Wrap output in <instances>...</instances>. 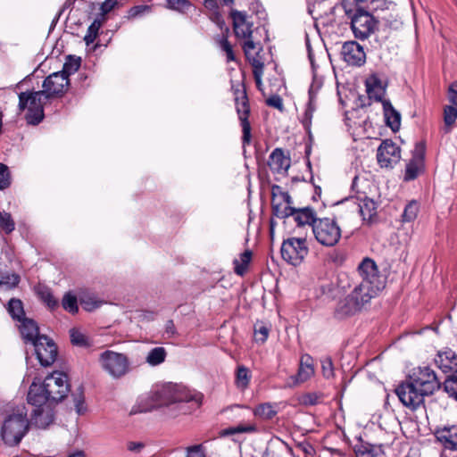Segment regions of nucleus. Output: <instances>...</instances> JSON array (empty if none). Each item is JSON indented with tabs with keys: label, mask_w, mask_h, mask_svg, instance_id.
I'll list each match as a JSON object with an SVG mask.
<instances>
[{
	"label": "nucleus",
	"mask_w": 457,
	"mask_h": 457,
	"mask_svg": "<svg viewBox=\"0 0 457 457\" xmlns=\"http://www.w3.org/2000/svg\"><path fill=\"white\" fill-rule=\"evenodd\" d=\"M11 185V176L8 167L0 163V190L8 187Z\"/></svg>",
	"instance_id": "54"
},
{
	"label": "nucleus",
	"mask_w": 457,
	"mask_h": 457,
	"mask_svg": "<svg viewBox=\"0 0 457 457\" xmlns=\"http://www.w3.org/2000/svg\"><path fill=\"white\" fill-rule=\"evenodd\" d=\"M40 299L50 308L54 309L58 306V301L54 298L49 288L45 287L38 290Z\"/></svg>",
	"instance_id": "49"
},
{
	"label": "nucleus",
	"mask_w": 457,
	"mask_h": 457,
	"mask_svg": "<svg viewBox=\"0 0 457 457\" xmlns=\"http://www.w3.org/2000/svg\"><path fill=\"white\" fill-rule=\"evenodd\" d=\"M79 67L80 58L69 55L63 64L62 70L60 72L66 76L67 79H69V76L76 72Z\"/></svg>",
	"instance_id": "42"
},
{
	"label": "nucleus",
	"mask_w": 457,
	"mask_h": 457,
	"mask_svg": "<svg viewBox=\"0 0 457 457\" xmlns=\"http://www.w3.org/2000/svg\"><path fill=\"white\" fill-rule=\"evenodd\" d=\"M187 457H205L202 445H193L187 448Z\"/></svg>",
	"instance_id": "64"
},
{
	"label": "nucleus",
	"mask_w": 457,
	"mask_h": 457,
	"mask_svg": "<svg viewBox=\"0 0 457 457\" xmlns=\"http://www.w3.org/2000/svg\"><path fill=\"white\" fill-rule=\"evenodd\" d=\"M70 85L69 79L60 71L54 72L47 76L43 82L42 92L46 95V99L62 97L67 91Z\"/></svg>",
	"instance_id": "12"
},
{
	"label": "nucleus",
	"mask_w": 457,
	"mask_h": 457,
	"mask_svg": "<svg viewBox=\"0 0 457 457\" xmlns=\"http://www.w3.org/2000/svg\"><path fill=\"white\" fill-rule=\"evenodd\" d=\"M20 282L19 275L8 271L0 270V287L12 289Z\"/></svg>",
	"instance_id": "40"
},
{
	"label": "nucleus",
	"mask_w": 457,
	"mask_h": 457,
	"mask_svg": "<svg viewBox=\"0 0 457 457\" xmlns=\"http://www.w3.org/2000/svg\"><path fill=\"white\" fill-rule=\"evenodd\" d=\"M101 27V22L99 21H94L92 24L89 26L87 34L85 36L84 40L88 45L93 43L97 36L98 29Z\"/></svg>",
	"instance_id": "55"
},
{
	"label": "nucleus",
	"mask_w": 457,
	"mask_h": 457,
	"mask_svg": "<svg viewBox=\"0 0 457 457\" xmlns=\"http://www.w3.org/2000/svg\"><path fill=\"white\" fill-rule=\"evenodd\" d=\"M7 310L13 320L21 321L23 319H26L22 302L19 299H11L8 303Z\"/></svg>",
	"instance_id": "36"
},
{
	"label": "nucleus",
	"mask_w": 457,
	"mask_h": 457,
	"mask_svg": "<svg viewBox=\"0 0 457 457\" xmlns=\"http://www.w3.org/2000/svg\"><path fill=\"white\" fill-rule=\"evenodd\" d=\"M321 370L322 374L326 378H331L334 377V366L332 360L329 357H326L321 360Z\"/></svg>",
	"instance_id": "56"
},
{
	"label": "nucleus",
	"mask_w": 457,
	"mask_h": 457,
	"mask_svg": "<svg viewBox=\"0 0 457 457\" xmlns=\"http://www.w3.org/2000/svg\"><path fill=\"white\" fill-rule=\"evenodd\" d=\"M291 161L281 148L274 149L269 156L268 165L272 172L285 174L289 169Z\"/></svg>",
	"instance_id": "19"
},
{
	"label": "nucleus",
	"mask_w": 457,
	"mask_h": 457,
	"mask_svg": "<svg viewBox=\"0 0 457 457\" xmlns=\"http://www.w3.org/2000/svg\"><path fill=\"white\" fill-rule=\"evenodd\" d=\"M400 158V147L391 140H384L378 148L377 160L382 168L396 163Z\"/></svg>",
	"instance_id": "15"
},
{
	"label": "nucleus",
	"mask_w": 457,
	"mask_h": 457,
	"mask_svg": "<svg viewBox=\"0 0 457 457\" xmlns=\"http://www.w3.org/2000/svg\"><path fill=\"white\" fill-rule=\"evenodd\" d=\"M358 305L359 303L354 302L349 294L346 297L337 303L335 309V317L342 320L348 316L354 315L356 312H360Z\"/></svg>",
	"instance_id": "25"
},
{
	"label": "nucleus",
	"mask_w": 457,
	"mask_h": 457,
	"mask_svg": "<svg viewBox=\"0 0 457 457\" xmlns=\"http://www.w3.org/2000/svg\"><path fill=\"white\" fill-rule=\"evenodd\" d=\"M367 93L370 99L377 102H383L386 94V88L382 85L381 80L376 76L372 75L366 80Z\"/></svg>",
	"instance_id": "27"
},
{
	"label": "nucleus",
	"mask_w": 457,
	"mask_h": 457,
	"mask_svg": "<svg viewBox=\"0 0 457 457\" xmlns=\"http://www.w3.org/2000/svg\"><path fill=\"white\" fill-rule=\"evenodd\" d=\"M341 54L345 62L353 66H361L366 61V54L363 47L355 41L344 43Z\"/></svg>",
	"instance_id": "17"
},
{
	"label": "nucleus",
	"mask_w": 457,
	"mask_h": 457,
	"mask_svg": "<svg viewBox=\"0 0 457 457\" xmlns=\"http://www.w3.org/2000/svg\"><path fill=\"white\" fill-rule=\"evenodd\" d=\"M203 395L192 393L178 385H167L141 396L135 404L130 414L151 411L154 408L166 406L170 417L187 414L201 406Z\"/></svg>",
	"instance_id": "1"
},
{
	"label": "nucleus",
	"mask_w": 457,
	"mask_h": 457,
	"mask_svg": "<svg viewBox=\"0 0 457 457\" xmlns=\"http://www.w3.org/2000/svg\"><path fill=\"white\" fill-rule=\"evenodd\" d=\"M191 6V4L187 0H167L166 1V7L168 9L178 11L180 12H185L187 10L189 9Z\"/></svg>",
	"instance_id": "52"
},
{
	"label": "nucleus",
	"mask_w": 457,
	"mask_h": 457,
	"mask_svg": "<svg viewBox=\"0 0 457 457\" xmlns=\"http://www.w3.org/2000/svg\"><path fill=\"white\" fill-rule=\"evenodd\" d=\"M62 306L66 312L71 314L77 313L79 311L77 296L71 292L65 293L62 299Z\"/></svg>",
	"instance_id": "41"
},
{
	"label": "nucleus",
	"mask_w": 457,
	"mask_h": 457,
	"mask_svg": "<svg viewBox=\"0 0 457 457\" xmlns=\"http://www.w3.org/2000/svg\"><path fill=\"white\" fill-rule=\"evenodd\" d=\"M80 303L83 306V308L87 312H91L94 309L99 307V305H100L98 302L95 301L90 296H88V297L85 296V297L80 298Z\"/></svg>",
	"instance_id": "63"
},
{
	"label": "nucleus",
	"mask_w": 457,
	"mask_h": 457,
	"mask_svg": "<svg viewBox=\"0 0 457 457\" xmlns=\"http://www.w3.org/2000/svg\"><path fill=\"white\" fill-rule=\"evenodd\" d=\"M220 47L222 51L226 53L227 55V61L232 62L235 61V54L232 49V46L228 41V39L225 37H222L220 40L219 41Z\"/></svg>",
	"instance_id": "57"
},
{
	"label": "nucleus",
	"mask_w": 457,
	"mask_h": 457,
	"mask_svg": "<svg viewBox=\"0 0 457 457\" xmlns=\"http://www.w3.org/2000/svg\"><path fill=\"white\" fill-rule=\"evenodd\" d=\"M435 363L444 373L457 372V355L452 350L439 352Z\"/></svg>",
	"instance_id": "22"
},
{
	"label": "nucleus",
	"mask_w": 457,
	"mask_h": 457,
	"mask_svg": "<svg viewBox=\"0 0 457 457\" xmlns=\"http://www.w3.org/2000/svg\"><path fill=\"white\" fill-rule=\"evenodd\" d=\"M27 398L28 403L34 405L35 409H41L45 403L51 402L49 395H47L43 386L37 385L35 382L29 386Z\"/></svg>",
	"instance_id": "23"
},
{
	"label": "nucleus",
	"mask_w": 457,
	"mask_h": 457,
	"mask_svg": "<svg viewBox=\"0 0 457 457\" xmlns=\"http://www.w3.org/2000/svg\"><path fill=\"white\" fill-rule=\"evenodd\" d=\"M71 342L72 345L77 346H88V337L77 328H71L70 330Z\"/></svg>",
	"instance_id": "46"
},
{
	"label": "nucleus",
	"mask_w": 457,
	"mask_h": 457,
	"mask_svg": "<svg viewBox=\"0 0 457 457\" xmlns=\"http://www.w3.org/2000/svg\"><path fill=\"white\" fill-rule=\"evenodd\" d=\"M0 228L6 234L12 232L15 228V223L10 213L0 212Z\"/></svg>",
	"instance_id": "48"
},
{
	"label": "nucleus",
	"mask_w": 457,
	"mask_h": 457,
	"mask_svg": "<svg viewBox=\"0 0 457 457\" xmlns=\"http://www.w3.org/2000/svg\"><path fill=\"white\" fill-rule=\"evenodd\" d=\"M74 406L76 412L79 415H82L86 412L87 407L85 405V400L82 391H79L78 395H74Z\"/></svg>",
	"instance_id": "60"
},
{
	"label": "nucleus",
	"mask_w": 457,
	"mask_h": 457,
	"mask_svg": "<svg viewBox=\"0 0 457 457\" xmlns=\"http://www.w3.org/2000/svg\"><path fill=\"white\" fill-rule=\"evenodd\" d=\"M359 212L364 220H370L376 214V203L365 198L359 204Z\"/></svg>",
	"instance_id": "37"
},
{
	"label": "nucleus",
	"mask_w": 457,
	"mask_h": 457,
	"mask_svg": "<svg viewBox=\"0 0 457 457\" xmlns=\"http://www.w3.org/2000/svg\"><path fill=\"white\" fill-rule=\"evenodd\" d=\"M273 214L278 219L288 218L292 214V207L285 205L281 201H271Z\"/></svg>",
	"instance_id": "43"
},
{
	"label": "nucleus",
	"mask_w": 457,
	"mask_h": 457,
	"mask_svg": "<svg viewBox=\"0 0 457 457\" xmlns=\"http://www.w3.org/2000/svg\"><path fill=\"white\" fill-rule=\"evenodd\" d=\"M281 256L287 262L297 266L308 254L309 249L305 238L289 237L283 241Z\"/></svg>",
	"instance_id": "7"
},
{
	"label": "nucleus",
	"mask_w": 457,
	"mask_h": 457,
	"mask_svg": "<svg viewBox=\"0 0 457 457\" xmlns=\"http://www.w3.org/2000/svg\"><path fill=\"white\" fill-rule=\"evenodd\" d=\"M230 16L233 21V29L236 37L245 40L252 39L253 23L248 21L246 12L233 10Z\"/></svg>",
	"instance_id": "18"
},
{
	"label": "nucleus",
	"mask_w": 457,
	"mask_h": 457,
	"mask_svg": "<svg viewBox=\"0 0 457 457\" xmlns=\"http://www.w3.org/2000/svg\"><path fill=\"white\" fill-rule=\"evenodd\" d=\"M257 431V427L254 423L238 424L231 427L227 430V434L235 435L240 433H253Z\"/></svg>",
	"instance_id": "51"
},
{
	"label": "nucleus",
	"mask_w": 457,
	"mask_h": 457,
	"mask_svg": "<svg viewBox=\"0 0 457 457\" xmlns=\"http://www.w3.org/2000/svg\"><path fill=\"white\" fill-rule=\"evenodd\" d=\"M220 47L222 51L226 53L227 55V61L232 62L235 61V54L232 49V46L228 41V39L225 37H222L220 40L219 41Z\"/></svg>",
	"instance_id": "58"
},
{
	"label": "nucleus",
	"mask_w": 457,
	"mask_h": 457,
	"mask_svg": "<svg viewBox=\"0 0 457 457\" xmlns=\"http://www.w3.org/2000/svg\"><path fill=\"white\" fill-rule=\"evenodd\" d=\"M314 374L312 358L308 355H303L300 361L298 372L295 377L296 383H303L309 379Z\"/></svg>",
	"instance_id": "29"
},
{
	"label": "nucleus",
	"mask_w": 457,
	"mask_h": 457,
	"mask_svg": "<svg viewBox=\"0 0 457 457\" xmlns=\"http://www.w3.org/2000/svg\"><path fill=\"white\" fill-rule=\"evenodd\" d=\"M243 49L246 59L252 65L253 69L256 68L257 62H263L260 55L262 48L255 44L252 39L245 40L243 45Z\"/></svg>",
	"instance_id": "30"
},
{
	"label": "nucleus",
	"mask_w": 457,
	"mask_h": 457,
	"mask_svg": "<svg viewBox=\"0 0 457 457\" xmlns=\"http://www.w3.org/2000/svg\"><path fill=\"white\" fill-rule=\"evenodd\" d=\"M395 391L401 403L411 410H416L423 404L424 396H426L423 392L408 378L398 385Z\"/></svg>",
	"instance_id": "11"
},
{
	"label": "nucleus",
	"mask_w": 457,
	"mask_h": 457,
	"mask_svg": "<svg viewBox=\"0 0 457 457\" xmlns=\"http://www.w3.org/2000/svg\"><path fill=\"white\" fill-rule=\"evenodd\" d=\"M411 381L425 395H430L440 388V382L433 370L428 367H419L413 369L412 372L407 378Z\"/></svg>",
	"instance_id": "6"
},
{
	"label": "nucleus",
	"mask_w": 457,
	"mask_h": 457,
	"mask_svg": "<svg viewBox=\"0 0 457 457\" xmlns=\"http://www.w3.org/2000/svg\"><path fill=\"white\" fill-rule=\"evenodd\" d=\"M251 258L252 253L249 250H246L241 253L239 260H234L233 263L236 274L243 276L245 273Z\"/></svg>",
	"instance_id": "38"
},
{
	"label": "nucleus",
	"mask_w": 457,
	"mask_h": 457,
	"mask_svg": "<svg viewBox=\"0 0 457 457\" xmlns=\"http://www.w3.org/2000/svg\"><path fill=\"white\" fill-rule=\"evenodd\" d=\"M457 119V106L447 105L444 109V121L446 126L451 127Z\"/></svg>",
	"instance_id": "53"
},
{
	"label": "nucleus",
	"mask_w": 457,
	"mask_h": 457,
	"mask_svg": "<svg viewBox=\"0 0 457 457\" xmlns=\"http://www.w3.org/2000/svg\"><path fill=\"white\" fill-rule=\"evenodd\" d=\"M425 152L426 146L423 142H419L415 145L412 158L409 161L405 168V180H412L419 176L424 166Z\"/></svg>",
	"instance_id": "16"
},
{
	"label": "nucleus",
	"mask_w": 457,
	"mask_h": 457,
	"mask_svg": "<svg viewBox=\"0 0 457 457\" xmlns=\"http://www.w3.org/2000/svg\"><path fill=\"white\" fill-rule=\"evenodd\" d=\"M350 21L354 37L361 40L368 38L378 26L375 18L364 10L358 11Z\"/></svg>",
	"instance_id": "10"
},
{
	"label": "nucleus",
	"mask_w": 457,
	"mask_h": 457,
	"mask_svg": "<svg viewBox=\"0 0 457 457\" xmlns=\"http://www.w3.org/2000/svg\"><path fill=\"white\" fill-rule=\"evenodd\" d=\"M360 276L361 277V284H365L376 289H383L385 287L384 280L379 275L376 262L370 258H364L358 266Z\"/></svg>",
	"instance_id": "14"
},
{
	"label": "nucleus",
	"mask_w": 457,
	"mask_h": 457,
	"mask_svg": "<svg viewBox=\"0 0 457 457\" xmlns=\"http://www.w3.org/2000/svg\"><path fill=\"white\" fill-rule=\"evenodd\" d=\"M31 345L34 346L37 358L42 366L47 367L54 362L57 356V347L52 339L46 336H41Z\"/></svg>",
	"instance_id": "13"
},
{
	"label": "nucleus",
	"mask_w": 457,
	"mask_h": 457,
	"mask_svg": "<svg viewBox=\"0 0 457 457\" xmlns=\"http://www.w3.org/2000/svg\"><path fill=\"white\" fill-rule=\"evenodd\" d=\"M435 435L445 449L457 450V425L438 428Z\"/></svg>",
	"instance_id": "21"
},
{
	"label": "nucleus",
	"mask_w": 457,
	"mask_h": 457,
	"mask_svg": "<svg viewBox=\"0 0 457 457\" xmlns=\"http://www.w3.org/2000/svg\"><path fill=\"white\" fill-rule=\"evenodd\" d=\"M356 457H378L382 453L380 445L361 442L354 447Z\"/></svg>",
	"instance_id": "32"
},
{
	"label": "nucleus",
	"mask_w": 457,
	"mask_h": 457,
	"mask_svg": "<svg viewBox=\"0 0 457 457\" xmlns=\"http://www.w3.org/2000/svg\"><path fill=\"white\" fill-rule=\"evenodd\" d=\"M294 220L298 226L311 225L313 228V224L318 220L316 212L311 207L295 208L292 207V214Z\"/></svg>",
	"instance_id": "24"
},
{
	"label": "nucleus",
	"mask_w": 457,
	"mask_h": 457,
	"mask_svg": "<svg viewBox=\"0 0 457 457\" xmlns=\"http://www.w3.org/2000/svg\"><path fill=\"white\" fill-rule=\"evenodd\" d=\"M315 95L312 89L309 90V102L306 110L303 114V123L304 126H308L312 119L313 112H315Z\"/></svg>",
	"instance_id": "45"
},
{
	"label": "nucleus",
	"mask_w": 457,
	"mask_h": 457,
	"mask_svg": "<svg viewBox=\"0 0 457 457\" xmlns=\"http://www.w3.org/2000/svg\"><path fill=\"white\" fill-rule=\"evenodd\" d=\"M251 375L249 370L245 366H238L236 373V386L241 390H245L250 382Z\"/></svg>",
	"instance_id": "39"
},
{
	"label": "nucleus",
	"mask_w": 457,
	"mask_h": 457,
	"mask_svg": "<svg viewBox=\"0 0 457 457\" xmlns=\"http://www.w3.org/2000/svg\"><path fill=\"white\" fill-rule=\"evenodd\" d=\"M167 352L164 347H154L148 353L145 361L150 366H158L165 361Z\"/></svg>",
	"instance_id": "35"
},
{
	"label": "nucleus",
	"mask_w": 457,
	"mask_h": 457,
	"mask_svg": "<svg viewBox=\"0 0 457 457\" xmlns=\"http://www.w3.org/2000/svg\"><path fill=\"white\" fill-rule=\"evenodd\" d=\"M241 87L242 88L233 87V91L235 96L236 109L242 127L243 144H249L251 141V125L248 120L250 106L245 89L243 85H241Z\"/></svg>",
	"instance_id": "8"
},
{
	"label": "nucleus",
	"mask_w": 457,
	"mask_h": 457,
	"mask_svg": "<svg viewBox=\"0 0 457 457\" xmlns=\"http://www.w3.org/2000/svg\"><path fill=\"white\" fill-rule=\"evenodd\" d=\"M381 289H376L372 287H369L365 284H359L350 293L353 300L359 303L358 308L361 311L364 306L370 302L372 298L377 296L378 292Z\"/></svg>",
	"instance_id": "20"
},
{
	"label": "nucleus",
	"mask_w": 457,
	"mask_h": 457,
	"mask_svg": "<svg viewBox=\"0 0 457 457\" xmlns=\"http://www.w3.org/2000/svg\"><path fill=\"white\" fill-rule=\"evenodd\" d=\"M272 201H283L285 197L288 199V192L284 191L281 187L278 185L272 186L271 188Z\"/></svg>",
	"instance_id": "61"
},
{
	"label": "nucleus",
	"mask_w": 457,
	"mask_h": 457,
	"mask_svg": "<svg viewBox=\"0 0 457 457\" xmlns=\"http://www.w3.org/2000/svg\"><path fill=\"white\" fill-rule=\"evenodd\" d=\"M338 6L344 10L346 17L350 20L358 11L361 10L357 6L355 0H342Z\"/></svg>",
	"instance_id": "50"
},
{
	"label": "nucleus",
	"mask_w": 457,
	"mask_h": 457,
	"mask_svg": "<svg viewBox=\"0 0 457 457\" xmlns=\"http://www.w3.org/2000/svg\"><path fill=\"white\" fill-rule=\"evenodd\" d=\"M29 427L25 407H20L4 419L1 429L2 439L6 445H16L27 434Z\"/></svg>",
	"instance_id": "2"
},
{
	"label": "nucleus",
	"mask_w": 457,
	"mask_h": 457,
	"mask_svg": "<svg viewBox=\"0 0 457 457\" xmlns=\"http://www.w3.org/2000/svg\"><path fill=\"white\" fill-rule=\"evenodd\" d=\"M46 95L39 91L21 92L19 95V109L28 110L26 120L29 124L37 125L44 119V106L46 102Z\"/></svg>",
	"instance_id": "3"
},
{
	"label": "nucleus",
	"mask_w": 457,
	"mask_h": 457,
	"mask_svg": "<svg viewBox=\"0 0 457 457\" xmlns=\"http://www.w3.org/2000/svg\"><path fill=\"white\" fill-rule=\"evenodd\" d=\"M315 239L327 247L335 246L340 240L342 230L337 221L332 218H319L313 224Z\"/></svg>",
	"instance_id": "4"
},
{
	"label": "nucleus",
	"mask_w": 457,
	"mask_h": 457,
	"mask_svg": "<svg viewBox=\"0 0 457 457\" xmlns=\"http://www.w3.org/2000/svg\"><path fill=\"white\" fill-rule=\"evenodd\" d=\"M419 212V204L416 201L409 202L402 214L403 222H411L413 221L418 215Z\"/></svg>",
	"instance_id": "44"
},
{
	"label": "nucleus",
	"mask_w": 457,
	"mask_h": 457,
	"mask_svg": "<svg viewBox=\"0 0 457 457\" xmlns=\"http://www.w3.org/2000/svg\"><path fill=\"white\" fill-rule=\"evenodd\" d=\"M20 331L26 343L32 344L37 337L42 336L39 335L37 324L33 320L28 318L21 321Z\"/></svg>",
	"instance_id": "26"
},
{
	"label": "nucleus",
	"mask_w": 457,
	"mask_h": 457,
	"mask_svg": "<svg viewBox=\"0 0 457 457\" xmlns=\"http://www.w3.org/2000/svg\"><path fill=\"white\" fill-rule=\"evenodd\" d=\"M257 62L256 68L253 69V75L257 88L259 90H262L263 84L262 81V77L263 75L264 63L258 62Z\"/></svg>",
	"instance_id": "59"
},
{
	"label": "nucleus",
	"mask_w": 457,
	"mask_h": 457,
	"mask_svg": "<svg viewBox=\"0 0 457 457\" xmlns=\"http://www.w3.org/2000/svg\"><path fill=\"white\" fill-rule=\"evenodd\" d=\"M43 387L49 395L51 402L58 403L62 401L70 390L68 377L61 371H54L48 375L43 384Z\"/></svg>",
	"instance_id": "9"
},
{
	"label": "nucleus",
	"mask_w": 457,
	"mask_h": 457,
	"mask_svg": "<svg viewBox=\"0 0 457 457\" xmlns=\"http://www.w3.org/2000/svg\"><path fill=\"white\" fill-rule=\"evenodd\" d=\"M54 421V415L50 410L45 411L44 408L34 409L32 415V423L39 428H46Z\"/></svg>",
	"instance_id": "31"
},
{
	"label": "nucleus",
	"mask_w": 457,
	"mask_h": 457,
	"mask_svg": "<svg viewBox=\"0 0 457 457\" xmlns=\"http://www.w3.org/2000/svg\"><path fill=\"white\" fill-rule=\"evenodd\" d=\"M266 104L268 106L276 108L279 111H283V100L278 95H273L266 100Z\"/></svg>",
	"instance_id": "62"
},
{
	"label": "nucleus",
	"mask_w": 457,
	"mask_h": 457,
	"mask_svg": "<svg viewBox=\"0 0 457 457\" xmlns=\"http://www.w3.org/2000/svg\"><path fill=\"white\" fill-rule=\"evenodd\" d=\"M99 361L103 370L113 378H120L130 370L129 360L124 353L106 350L100 354Z\"/></svg>",
	"instance_id": "5"
},
{
	"label": "nucleus",
	"mask_w": 457,
	"mask_h": 457,
	"mask_svg": "<svg viewBox=\"0 0 457 457\" xmlns=\"http://www.w3.org/2000/svg\"><path fill=\"white\" fill-rule=\"evenodd\" d=\"M444 389L450 397L457 401V377L454 375L448 376L444 382Z\"/></svg>",
	"instance_id": "47"
},
{
	"label": "nucleus",
	"mask_w": 457,
	"mask_h": 457,
	"mask_svg": "<svg viewBox=\"0 0 457 457\" xmlns=\"http://www.w3.org/2000/svg\"><path fill=\"white\" fill-rule=\"evenodd\" d=\"M382 104L386 125L395 132L399 130L401 114L393 107L389 100H384Z\"/></svg>",
	"instance_id": "28"
},
{
	"label": "nucleus",
	"mask_w": 457,
	"mask_h": 457,
	"mask_svg": "<svg viewBox=\"0 0 457 457\" xmlns=\"http://www.w3.org/2000/svg\"><path fill=\"white\" fill-rule=\"evenodd\" d=\"M271 325L262 320H257L253 326L254 340L257 343L263 344L266 342Z\"/></svg>",
	"instance_id": "34"
},
{
	"label": "nucleus",
	"mask_w": 457,
	"mask_h": 457,
	"mask_svg": "<svg viewBox=\"0 0 457 457\" xmlns=\"http://www.w3.org/2000/svg\"><path fill=\"white\" fill-rule=\"evenodd\" d=\"M277 413L276 404L270 403H261L253 409V415L264 420L273 419Z\"/></svg>",
	"instance_id": "33"
}]
</instances>
